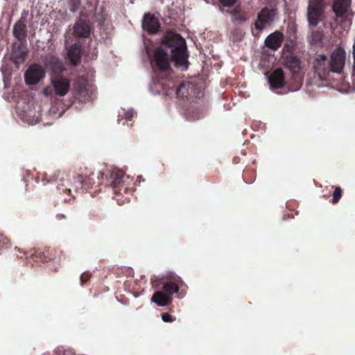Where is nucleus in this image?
Instances as JSON below:
<instances>
[{"mask_svg":"<svg viewBox=\"0 0 355 355\" xmlns=\"http://www.w3.org/2000/svg\"><path fill=\"white\" fill-rule=\"evenodd\" d=\"M26 24L24 20H19L14 26L13 34L19 40L26 37Z\"/></svg>","mask_w":355,"mask_h":355,"instance_id":"obj_21","label":"nucleus"},{"mask_svg":"<svg viewBox=\"0 0 355 355\" xmlns=\"http://www.w3.org/2000/svg\"><path fill=\"white\" fill-rule=\"evenodd\" d=\"M183 281L180 277L175 279V282L166 281L163 286V292L168 297H172L174 293H178L180 289L179 285L182 284Z\"/></svg>","mask_w":355,"mask_h":355,"instance_id":"obj_18","label":"nucleus"},{"mask_svg":"<svg viewBox=\"0 0 355 355\" xmlns=\"http://www.w3.org/2000/svg\"><path fill=\"white\" fill-rule=\"evenodd\" d=\"M172 300V297H168L163 291L155 292L151 298V300L159 306H164L170 304Z\"/></svg>","mask_w":355,"mask_h":355,"instance_id":"obj_19","label":"nucleus"},{"mask_svg":"<svg viewBox=\"0 0 355 355\" xmlns=\"http://www.w3.org/2000/svg\"><path fill=\"white\" fill-rule=\"evenodd\" d=\"M284 38V35L281 32L275 31L266 37L264 43L268 49L276 51L282 46Z\"/></svg>","mask_w":355,"mask_h":355,"instance_id":"obj_15","label":"nucleus"},{"mask_svg":"<svg viewBox=\"0 0 355 355\" xmlns=\"http://www.w3.org/2000/svg\"><path fill=\"white\" fill-rule=\"evenodd\" d=\"M202 95L197 85L191 82H182L176 89L177 98L182 100L192 101L199 98Z\"/></svg>","mask_w":355,"mask_h":355,"instance_id":"obj_5","label":"nucleus"},{"mask_svg":"<svg viewBox=\"0 0 355 355\" xmlns=\"http://www.w3.org/2000/svg\"><path fill=\"white\" fill-rule=\"evenodd\" d=\"M227 12L230 15L231 21L236 26L243 24L250 18L249 12L241 8V6H236Z\"/></svg>","mask_w":355,"mask_h":355,"instance_id":"obj_12","label":"nucleus"},{"mask_svg":"<svg viewBox=\"0 0 355 355\" xmlns=\"http://www.w3.org/2000/svg\"><path fill=\"white\" fill-rule=\"evenodd\" d=\"M125 116V121H130L134 117L135 113L132 109H130L128 110H123V113H120V116L123 115Z\"/></svg>","mask_w":355,"mask_h":355,"instance_id":"obj_27","label":"nucleus"},{"mask_svg":"<svg viewBox=\"0 0 355 355\" xmlns=\"http://www.w3.org/2000/svg\"><path fill=\"white\" fill-rule=\"evenodd\" d=\"M249 172V170L248 169H246L243 171V180L247 182V183H251L253 182L254 180V173L252 172V177L250 180H247L246 178V176H247V174Z\"/></svg>","mask_w":355,"mask_h":355,"instance_id":"obj_30","label":"nucleus"},{"mask_svg":"<svg viewBox=\"0 0 355 355\" xmlns=\"http://www.w3.org/2000/svg\"><path fill=\"white\" fill-rule=\"evenodd\" d=\"M45 64L55 73L60 72L64 69L62 62L58 58L54 56H51L48 60H46Z\"/></svg>","mask_w":355,"mask_h":355,"instance_id":"obj_22","label":"nucleus"},{"mask_svg":"<svg viewBox=\"0 0 355 355\" xmlns=\"http://www.w3.org/2000/svg\"><path fill=\"white\" fill-rule=\"evenodd\" d=\"M67 191L69 193V192H71V190L70 189H67Z\"/></svg>","mask_w":355,"mask_h":355,"instance_id":"obj_34","label":"nucleus"},{"mask_svg":"<svg viewBox=\"0 0 355 355\" xmlns=\"http://www.w3.org/2000/svg\"><path fill=\"white\" fill-rule=\"evenodd\" d=\"M268 83L272 89L283 88L285 85V75L282 69H275L270 75Z\"/></svg>","mask_w":355,"mask_h":355,"instance_id":"obj_13","label":"nucleus"},{"mask_svg":"<svg viewBox=\"0 0 355 355\" xmlns=\"http://www.w3.org/2000/svg\"><path fill=\"white\" fill-rule=\"evenodd\" d=\"M351 0H334L333 10L336 16V20L344 26L351 24V19L348 17L347 11Z\"/></svg>","mask_w":355,"mask_h":355,"instance_id":"obj_7","label":"nucleus"},{"mask_svg":"<svg viewBox=\"0 0 355 355\" xmlns=\"http://www.w3.org/2000/svg\"><path fill=\"white\" fill-rule=\"evenodd\" d=\"M323 12V0H310L307 10V19L309 26L316 27Z\"/></svg>","mask_w":355,"mask_h":355,"instance_id":"obj_6","label":"nucleus"},{"mask_svg":"<svg viewBox=\"0 0 355 355\" xmlns=\"http://www.w3.org/2000/svg\"><path fill=\"white\" fill-rule=\"evenodd\" d=\"M342 197V189L340 187H336L335 190L333 193V198L331 200V202L333 204H336L338 202L340 199Z\"/></svg>","mask_w":355,"mask_h":355,"instance_id":"obj_26","label":"nucleus"},{"mask_svg":"<svg viewBox=\"0 0 355 355\" xmlns=\"http://www.w3.org/2000/svg\"><path fill=\"white\" fill-rule=\"evenodd\" d=\"M301 86V84L300 82L297 83L296 85L295 86H293V87L292 88V90H297Z\"/></svg>","mask_w":355,"mask_h":355,"instance_id":"obj_33","label":"nucleus"},{"mask_svg":"<svg viewBox=\"0 0 355 355\" xmlns=\"http://www.w3.org/2000/svg\"><path fill=\"white\" fill-rule=\"evenodd\" d=\"M275 15L273 9H269L267 7L262 8L257 15V19L254 24V28L257 30L262 31L273 21Z\"/></svg>","mask_w":355,"mask_h":355,"instance_id":"obj_9","label":"nucleus"},{"mask_svg":"<svg viewBox=\"0 0 355 355\" xmlns=\"http://www.w3.org/2000/svg\"><path fill=\"white\" fill-rule=\"evenodd\" d=\"M51 84V86H48L43 89V94L46 96H49L53 93L58 96H64L69 90L70 81L67 78L62 76L52 77Z\"/></svg>","mask_w":355,"mask_h":355,"instance_id":"obj_4","label":"nucleus"},{"mask_svg":"<svg viewBox=\"0 0 355 355\" xmlns=\"http://www.w3.org/2000/svg\"><path fill=\"white\" fill-rule=\"evenodd\" d=\"M352 56H353V66H352V76L355 78V44L352 47Z\"/></svg>","mask_w":355,"mask_h":355,"instance_id":"obj_31","label":"nucleus"},{"mask_svg":"<svg viewBox=\"0 0 355 355\" xmlns=\"http://www.w3.org/2000/svg\"><path fill=\"white\" fill-rule=\"evenodd\" d=\"M80 54V46L76 44L70 47L67 53V58L73 64H77L79 62Z\"/></svg>","mask_w":355,"mask_h":355,"instance_id":"obj_20","label":"nucleus"},{"mask_svg":"<svg viewBox=\"0 0 355 355\" xmlns=\"http://www.w3.org/2000/svg\"><path fill=\"white\" fill-rule=\"evenodd\" d=\"M244 32L240 28H234L231 32V40L234 42H240L242 40Z\"/></svg>","mask_w":355,"mask_h":355,"instance_id":"obj_23","label":"nucleus"},{"mask_svg":"<svg viewBox=\"0 0 355 355\" xmlns=\"http://www.w3.org/2000/svg\"><path fill=\"white\" fill-rule=\"evenodd\" d=\"M141 25L144 31L150 35L157 33L160 28V23L158 18L150 12L144 14Z\"/></svg>","mask_w":355,"mask_h":355,"instance_id":"obj_10","label":"nucleus"},{"mask_svg":"<svg viewBox=\"0 0 355 355\" xmlns=\"http://www.w3.org/2000/svg\"><path fill=\"white\" fill-rule=\"evenodd\" d=\"M285 66L288 68L293 73V78L296 80L299 78L297 73L300 69L301 60L295 55L290 54L284 58Z\"/></svg>","mask_w":355,"mask_h":355,"instance_id":"obj_16","label":"nucleus"},{"mask_svg":"<svg viewBox=\"0 0 355 355\" xmlns=\"http://www.w3.org/2000/svg\"><path fill=\"white\" fill-rule=\"evenodd\" d=\"M73 33L78 37H87L90 35L89 24L84 20H78L73 26Z\"/></svg>","mask_w":355,"mask_h":355,"instance_id":"obj_17","label":"nucleus"},{"mask_svg":"<svg viewBox=\"0 0 355 355\" xmlns=\"http://www.w3.org/2000/svg\"><path fill=\"white\" fill-rule=\"evenodd\" d=\"M76 97L80 101L88 100L92 94V87L85 80L78 82L74 85Z\"/></svg>","mask_w":355,"mask_h":355,"instance_id":"obj_14","label":"nucleus"},{"mask_svg":"<svg viewBox=\"0 0 355 355\" xmlns=\"http://www.w3.org/2000/svg\"><path fill=\"white\" fill-rule=\"evenodd\" d=\"M345 60L346 52L341 47L336 48L329 58L325 55H318L313 61L314 73L320 80H327L331 73L343 72Z\"/></svg>","mask_w":355,"mask_h":355,"instance_id":"obj_1","label":"nucleus"},{"mask_svg":"<svg viewBox=\"0 0 355 355\" xmlns=\"http://www.w3.org/2000/svg\"><path fill=\"white\" fill-rule=\"evenodd\" d=\"M112 199L116 200L118 205H123L128 201V198L123 199V195L121 191L127 192L128 190V187L125 186V179H128L125 176L123 171L119 169L116 167H112Z\"/></svg>","mask_w":355,"mask_h":355,"instance_id":"obj_3","label":"nucleus"},{"mask_svg":"<svg viewBox=\"0 0 355 355\" xmlns=\"http://www.w3.org/2000/svg\"><path fill=\"white\" fill-rule=\"evenodd\" d=\"M154 56L155 64L159 70L166 71L171 69L170 58L166 51L159 47L155 50Z\"/></svg>","mask_w":355,"mask_h":355,"instance_id":"obj_11","label":"nucleus"},{"mask_svg":"<svg viewBox=\"0 0 355 355\" xmlns=\"http://www.w3.org/2000/svg\"><path fill=\"white\" fill-rule=\"evenodd\" d=\"M164 278L153 275L150 278V284L153 288H158L161 285L164 286Z\"/></svg>","mask_w":355,"mask_h":355,"instance_id":"obj_25","label":"nucleus"},{"mask_svg":"<svg viewBox=\"0 0 355 355\" xmlns=\"http://www.w3.org/2000/svg\"><path fill=\"white\" fill-rule=\"evenodd\" d=\"M162 319L165 322H172L175 320V318L168 313H162Z\"/></svg>","mask_w":355,"mask_h":355,"instance_id":"obj_28","label":"nucleus"},{"mask_svg":"<svg viewBox=\"0 0 355 355\" xmlns=\"http://www.w3.org/2000/svg\"><path fill=\"white\" fill-rule=\"evenodd\" d=\"M45 75V70L42 66L33 64L26 69L24 80L27 85H35L44 78Z\"/></svg>","mask_w":355,"mask_h":355,"instance_id":"obj_8","label":"nucleus"},{"mask_svg":"<svg viewBox=\"0 0 355 355\" xmlns=\"http://www.w3.org/2000/svg\"><path fill=\"white\" fill-rule=\"evenodd\" d=\"M12 58L15 60V61L17 62H21V61H23L24 60V58H23V55H20V56H18L17 55H15V52L13 51L12 53Z\"/></svg>","mask_w":355,"mask_h":355,"instance_id":"obj_32","label":"nucleus"},{"mask_svg":"<svg viewBox=\"0 0 355 355\" xmlns=\"http://www.w3.org/2000/svg\"><path fill=\"white\" fill-rule=\"evenodd\" d=\"M162 43L171 49V60L175 62V67L187 70L189 64V55L186 41L182 35L172 31H168L163 36Z\"/></svg>","mask_w":355,"mask_h":355,"instance_id":"obj_2","label":"nucleus"},{"mask_svg":"<svg viewBox=\"0 0 355 355\" xmlns=\"http://www.w3.org/2000/svg\"><path fill=\"white\" fill-rule=\"evenodd\" d=\"M219 3L224 7H232L237 1V0H218Z\"/></svg>","mask_w":355,"mask_h":355,"instance_id":"obj_29","label":"nucleus"},{"mask_svg":"<svg viewBox=\"0 0 355 355\" xmlns=\"http://www.w3.org/2000/svg\"><path fill=\"white\" fill-rule=\"evenodd\" d=\"M311 44H317L322 42L323 39V34L318 31H313L309 37Z\"/></svg>","mask_w":355,"mask_h":355,"instance_id":"obj_24","label":"nucleus"}]
</instances>
